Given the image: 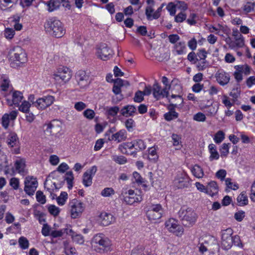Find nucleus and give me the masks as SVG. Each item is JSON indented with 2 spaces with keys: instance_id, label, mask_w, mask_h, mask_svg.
<instances>
[{
  "instance_id": "obj_1",
  "label": "nucleus",
  "mask_w": 255,
  "mask_h": 255,
  "mask_svg": "<svg viewBox=\"0 0 255 255\" xmlns=\"http://www.w3.org/2000/svg\"><path fill=\"white\" fill-rule=\"evenodd\" d=\"M44 28L47 32L56 38L62 37L66 33L63 23L55 18L47 20L44 24Z\"/></svg>"
},
{
  "instance_id": "obj_2",
  "label": "nucleus",
  "mask_w": 255,
  "mask_h": 255,
  "mask_svg": "<svg viewBox=\"0 0 255 255\" xmlns=\"http://www.w3.org/2000/svg\"><path fill=\"white\" fill-rule=\"evenodd\" d=\"M182 225L185 227H192L197 221L198 215L191 208L182 207L178 212Z\"/></svg>"
},
{
  "instance_id": "obj_3",
  "label": "nucleus",
  "mask_w": 255,
  "mask_h": 255,
  "mask_svg": "<svg viewBox=\"0 0 255 255\" xmlns=\"http://www.w3.org/2000/svg\"><path fill=\"white\" fill-rule=\"evenodd\" d=\"M9 60L17 65L25 63L27 60V54L20 46H15L11 48L8 54Z\"/></svg>"
},
{
  "instance_id": "obj_4",
  "label": "nucleus",
  "mask_w": 255,
  "mask_h": 255,
  "mask_svg": "<svg viewBox=\"0 0 255 255\" xmlns=\"http://www.w3.org/2000/svg\"><path fill=\"white\" fill-rule=\"evenodd\" d=\"M51 77L57 82L66 83L71 79L72 72L69 68L61 66L53 71Z\"/></svg>"
},
{
  "instance_id": "obj_5",
  "label": "nucleus",
  "mask_w": 255,
  "mask_h": 255,
  "mask_svg": "<svg viewBox=\"0 0 255 255\" xmlns=\"http://www.w3.org/2000/svg\"><path fill=\"white\" fill-rule=\"evenodd\" d=\"M92 242L96 247H98L101 251L108 252L111 250V241L103 234H98L95 235Z\"/></svg>"
},
{
  "instance_id": "obj_6",
  "label": "nucleus",
  "mask_w": 255,
  "mask_h": 255,
  "mask_svg": "<svg viewBox=\"0 0 255 255\" xmlns=\"http://www.w3.org/2000/svg\"><path fill=\"white\" fill-rule=\"evenodd\" d=\"M120 198L123 199L127 204L129 205L133 204L135 202H140L142 200V196L135 193L134 190L124 188L122 190Z\"/></svg>"
},
{
  "instance_id": "obj_7",
  "label": "nucleus",
  "mask_w": 255,
  "mask_h": 255,
  "mask_svg": "<svg viewBox=\"0 0 255 255\" xmlns=\"http://www.w3.org/2000/svg\"><path fill=\"white\" fill-rule=\"evenodd\" d=\"M235 71L233 73V76L236 81L240 83L243 80V74L248 75L251 73L252 68L247 64L237 65L234 66Z\"/></svg>"
},
{
  "instance_id": "obj_8",
  "label": "nucleus",
  "mask_w": 255,
  "mask_h": 255,
  "mask_svg": "<svg viewBox=\"0 0 255 255\" xmlns=\"http://www.w3.org/2000/svg\"><path fill=\"white\" fill-rule=\"evenodd\" d=\"M71 216L72 218H77L81 216L84 210L83 203L76 199L70 201L68 204Z\"/></svg>"
},
{
  "instance_id": "obj_9",
  "label": "nucleus",
  "mask_w": 255,
  "mask_h": 255,
  "mask_svg": "<svg viewBox=\"0 0 255 255\" xmlns=\"http://www.w3.org/2000/svg\"><path fill=\"white\" fill-rule=\"evenodd\" d=\"M163 210L160 204H153L147 207L146 215L149 220L154 221L160 219Z\"/></svg>"
},
{
  "instance_id": "obj_10",
  "label": "nucleus",
  "mask_w": 255,
  "mask_h": 255,
  "mask_svg": "<svg viewBox=\"0 0 255 255\" xmlns=\"http://www.w3.org/2000/svg\"><path fill=\"white\" fill-rule=\"evenodd\" d=\"M96 55L101 60H107L112 56L113 51L107 44L103 43L97 47Z\"/></svg>"
},
{
  "instance_id": "obj_11",
  "label": "nucleus",
  "mask_w": 255,
  "mask_h": 255,
  "mask_svg": "<svg viewBox=\"0 0 255 255\" xmlns=\"http://www.w3.org/2000/svg\"><path fill=\"white\" fill-rule=\"evenodd\" d=\"M221 246L225 250H228L233 246L232 234L233 231L231 228L222 231Z\"/></svg>"
},
{
  "instance_id": "obj_12",
  "label": "nucleus",
  "mask_w": 255,
  "mask_h": 255,
  "mask_svg": "<svg viewBox=\"0 0 255 255\" xmlns=\"http://www.w3.org/2000/svg\"><path fill=\"white\" fill-rule=\"evenodd\" d=\"M75 78L77 84L82 89L86 88L91 82L89 74L83 70L78 71L76 74Z\"/></svg>"
},
{
  "instance_id": "obj_13",
  "label": "nucleus",
  "mask_w": 255,
  "mask_h": 255,
  "mask_svg": "<svg viewBox=\"0 0 255 255\" xmlns=\"http://www.w3.org/2000/svg\"><path fill=\"white\" fill-rule=\"evenodd\" d=\"M55 101V97L47 95L38 99L35 103V107L38 109L43 110L51 106Z\"/></svg>"
},
{
  "instance_id": "obj_14",
  "label": "nucleus",
  "mask_w": 255,
  "mask_h": 255,
  "mask_svg": "<svg viewBox=\"0 0 255 255\" xmlns=\"http://www.w3.org/2000/svg\"><path fill=\"white\" fill-rule=\"evenodd\" d=\"M24 184V191L28 195H33L37 187L38 182L36 178L33 176H27Z\"/></svg>"
},
{
  "instance_id": "obj_15",
  "label": "nucleus",
  "mask_w": 255,
  "mask_h": 255,
  "mask_svg": "<svg viewBox=\"0 0 255 255\" xmlns=\"http://www.w3.org/2000/svg\"><path fill=\"white\" fill-rule=\"evenodd\" d=\"M165 225L169 231L175 234L176 235H182L183 233V228L178 224L177 221L173 218L167 221Z\"/></svg>"
},
{
  "instance_id": "obj_16",
  "label": "nucleus",
  "mask_w": 255,
  "mask_h": 255,
  "mask_svg": "<svg viewBox=\"0 0 255 255\" xmlns=\"http://www.w3.org/2000/svg\"><path fill=\"white\" fill-rule=\"evenodd\" d=\"M215 78L217 83L222 86L227 85L231 79L229 73L223 69L219 70L216 73Z\"/></svg>"
},
{
  "instance_id": "obj_17",
  "label": "nucleus",
  "mask_w": 255,
  "mask_h": 255,
  "mask_svg": "<svg viewBox=\"0 0 255 255\" xmlns=\"http://www.w3.org/2000/svg\"><path fill=\"white\" fill-rule=\"evenodd\" d=\"M152 92L153 97L157 100L160 99L161 98L166 97L169 101H170V99L168 97V91L166 88L162 89L159 85L155 83L153 84L152 87Z\"/></svg>"
},
{
  "instance_id": "obj_18",
  "label": "nucleus",
  "mask_w": 255,
  "mask_h": 255,
  "mask_svg": "<svg viewBox=\"0 0 255 255\" xmlns=\"http://www.w3.org/2000/svg\"><path fill=\"white\" fill-rule=\"evenodd\" d=\"M18 115V112L12 111L9 113L4 114L1 118V124L3 127L6 129L8 128L10 121H14Z\"/></svg>"
},
{
  "instance_id": "obj_19",
  "label": "nucleus",
  "mask_w": 255,
  "mask_h": 255,
  "mask_svg": "<svg viewBox=\"0 0 255 255\" xmlns=\"http://www.w3.org/2000/svg\"><path fill=\"white\" fill-rule=\"evenodd\" d=\"M126 148L128 149L134 148L137 151H140L145 149L146 145L143 140L138 139L131 142H128L125 144Z\"/></svg>"
},
{
  "instance_id": "obj_20",
  "label": "nucleus",
  "mask_w": 255,
  "mask_h": 255,
  "mask_svg": "<svg viewBox=\"0 0 255 255\" xmlns=\"http://www.w3.org/2000/svg\"><path fill=\"white\" fill-rule=\"evenodd\" d=\"M99 220L101 225L107 226L114 223L115 218L111 214L104 212L100 214Z\"/></svg>"
},
{
  "instance_id": "obj_21",
  "label": "nucleus",
  "mask_w": 255,
  "mask_h": 255,
  "mask_svg": "<svg viewBox=\"0 0 255 255\" xmlns=\"http://www.w3.org/2000/svg\"><path fill=\"white\" fill-rule=\"evenodd\" d=\"M146 3L147 4V6L145 8V15L146 16V18L148 20H151L153 19H156V18H154V6L155 5V0H147Z\"/></svg>"
},
{
  "instance_id": "obj_22",
  "label": "nucleus",
  "mask_w": 255,
  "mask_h": 255,
  "mask_svg": "<svg viewBox=\"0 0 255 255\" xmlns=\"http://www.w3.org/2000/svg\"><path fill=\"white\" fill-rule=\"evenodd\" d=\"M187 52V48L185 42L184 41H179L174 45L173 47L172 52L175 55H182L185 54Z\"/></svg>"
},
{
  "instance_id": "obj_23",
  "label": "nucleus",
  "mask_w": 255,
  "mask_h": 255,
  "mask_svg": "<svg viewBox=\"0 0 255 255\" xmlns=\"http://www.w3.org/2000/svg\"><path fill=\"white\" fill-rule=\"evenodd\" d=\"M212 244H209L207 241H205L204 244H201L199 247V251L201 253H204L208 250L210 251L213 250L215 248H218V245L216 241L214 238H211Z\"/></svg>"
},
{
  "instance_id": "obj_24",
  "label": "nucleus",
  "mask_w": 255,
  "mask_h": 255,
  "mask_svg": "<svg viewBox=\"0 0 255 255\" xmlns=\"http://www.w3.org/2000/svg\"><path fill=\"white\" fill-rule=\"evenodd\" d=\"M23 98L22 93L19 91H14L12 93V100L7 99V104L9 106L19 105Z\"/></svg>"
},
{
  "instance_id": "obj_25",
  "label": "nucleus",
  "mask_w": 255,
  "mask_h": 255,
  "mask_svg": "<svg viewBox=\"0 0 255 255\" xmlns=\"http://www.w3.org/2000/svg\"><path fill=\"white\" fill-rule=\"evenodd\" d=\"M7 145L10 147H17L19 144V140L17 134L14 132H10L6 138Z\"/></svg>"
},
{
  "instance_id": "obj_26",
  "label": "nucleus",
  "mask_w": 255,
  "mask_h": 255,
  "mask_svg": "<svg viewBox=\"0 0 255 255\" xmlns=\"http://www.w3.org/2000/svg\"><path fill=\"white\" fill-rule=\"evenodd\" d=\"M136 109L132 105H127L124 106L121 110V114L126 117L133 116L135 113Z\"/></svg>"
},
{
  "instance_id": "obj_27",
  "label": "nucleus",
  "mask_w": 255,
  "mask_h": 255,
  "mask_svg": "<svg viewBox=\"0 0 255 255\" xmlns=\"http://www.w3.org/2000/svg\"><path fill=\"white\" fill-rule=\"evenodd\" d=\"M61 129V123L57 121H53L47 125L46 130L51 134H54L59 132Z\"/></svg>"
},
{
  "instance_id": "obj_28",
  "label": "nucleus",
  "mask_w": 255,
  "mask_h": 255,
  "mask_svg": "<svg viewBox=\"0 0 255 255\" xmlns=\"http://www.w3.org/2000/svg\"><path fill=\"white\" fill-rule=\"evenodd\" d=\"M127 138V132L124 129L119 130L113 134L112 136V140L120 142L126 140Z\"/></svg>"
},
{
  "instance_id": "obj_29",
  "label": "nucleus",
  "mask_w": 255,
  "mask_h": 255,
  "mask_svg": "<svg viewBox=\"0 0 255 255\" xmlns=\"http://www.w3.org/2000/svg\"><path fill=\"white\" fill-rule=\"evenodd\" d=\"M44 187L49 192L52 199H54L56 198V195L53 193V191L54 189H57L58 188L56 186L55 183H53L51 181L46 179L44 183Z\"/></svg>"
},
{
  "instance_id": "obj_30",
  "label": "nucleus",
  "mask_w": 255,
  "mask_h": 255,
  "mask_svg": "<svg viewBox=\"0 0 255 255\" xmlns=\"http://www.w3.org/2000/svg\"><path fill=\"white\" fill-rule=\"evenodd\" d=\"M174 184L179 188L188 186L189 184L188 176H179L174 181Z\"/></svg>"
},
{
  "instance_id": "obj_31",
  "label": "nucleus",
  "mask_w": 255,
  "mask_h": 255,
  "mask_svg": "<svg viewBox=\"0 0 255 255\" xmlns=\"http://www.w3.org/2000/svg\"><path fill=\"white\" fill-rule=\"evenodd\" d=\"M208 149L210 154L209 159L211 161L213 160H218L219 158V153H218L216 146L214 144H210L208 145Z\"/></svg>"
},
{
  "instance_id": "obj_32",
  "label": "nucleus",
  "mask_w": 255,
  "mask_h": 255,
  "mask_svg": "<svg viewBox=\"0 0 255 255\" xmlns=\"http://www.w3.org/2000/svg\"><path fill=\"white\" fill-rule=\"evenodd\" d=\"M242 8L246 13L254 11L255 8V0H248L243 5Z\"/></svg>"
},
{
  "instance_id": "obj_33",
  "label": "nucleus",
  "mask_w": 255,
  "mask_h": 255,
  "mask_svg": "<svg viewBox=\"0 0 255 255\" xmlns=\"http://www.w3.org/2000/svg\"><path fill=\"white\" fill-rule=\"evenodd\" d=\"M207 193L213 196L218 192V188L217 183L215 181H211L208 183L207 186Z\"/></svg>"
},
{
  "instance_id": "obj_34",
  "label": "nucleus",
  "mask_w": 255,
  "mask_h": 255,
  "mask_svg": "<svg viewBox=\"0 0 255 255\" xmlns=\"http://www.w3.org/2000/svg\"><path fill=\"white\" fill-rule=\"evenodd\" d=\"M238 205L240 206L247 205L248 204V198L246 192L243 191L237 198Z\"/></svg>"
},
{
  "instance_id": "obj_35",
  "label": "nucleus",
  "mask_w": 255,
  "mask_h": 255,
  "mask_svg": "<svg viewBox=\"0 0 255 255\" xmlns=\"http://www.w3.org/2000/svg\"><path fill=\"white\" fill-rule=\"evenodd\" d=\"M230 32V29L227 25H222L220 23L218 24V31L216 32V34L222 37H224V34L228 35Z\"/></svg>"
},
{
  "instance_id": "obj_36",
  "label": "nucleus",
  "mask_w": 255,
  "mask_h": 255,
  "mask_svg": "<svg viewBox=\"0 0 255 255\" xmlns=\"http://www.w3.org/2000/svg\"><path fill=\"white\" fill-rule=\"evenodd\" d=\"M14 165L17 173L21 174L24 171L25 168V161L22 159H17Z\"/></svg>"
},
{
  "instance_id": "obj_37",
  "label": "nucleus",
  "mask_w": 255,
  "mask_h": 255,
  "mask_svg": "<svg viewBox=\"0 0 255 255\" xmlns=\"http://www.w3.org/2000/svg\"><path fill=\"white\" fill-rule=\"evenodd\" d=\"M221 181H223L225 180V184L227 187L230 188L233 190H236L239 188V187L237 184L235 183L231 182V179L227 178L225 179L226 176H218Z\"/></svg>"
},
{
  "instance_id": "obj_38",
  "label": "nucleus",
  "mask_w": 255,
  "mask_h": 255,
  "mask_svg": "<svg viewBox=\"0 0 255 255\" xmlns=\"http://www.w3.org/2000/svg\"><path fill=\"white\" fill-rule=\"evenodd\" d=\"M19 106L18 110L19 111L25 113L30 112V108L31 106V104L27 101H23L21 105H18Z\"/></svg>"
},
{
  "instance_id": "obj_39",
  "label": "nucleus",
  "mask_w": 255,
  "mask_h": 255,
  "mask_svg": "<svg viewBox=\"0 0 255 255\" xmlns=\"http://www.w3.org/2000/svg\"><path fill=\"white\" fill-rule=\"evenodd\" d=\"M46 4L48 10L52 12L59 7L60 2L58 0H51Z\"/></svg>"
},
{
  "instance_id": "obj_40",
  "label": "nucleus",
  "mask_w": 255,
  "mask_h": 255,
  "mask_svg": "<svg viewBox=\"0 0 255 255\" xmlns=\"http://www.w3.org/2000/svg\"><path fill=\"white\" fill-rule=\"evenodd\" d=\"M225 138V133L222 130L218 131L213 137V140L216 143H221Z\"/></svg>"
},
{
  "instance_id": "obj_41",
  "label": "nucleus",
  "mask_w": 255,
  "mask_h": 255,
  "mask_svg": "<svg viewBox=\"0 0 255 255\" xmlns=\"http://www.w3.org/2000/svg\"><path fill=\"white\" fill-rule=\"evenodd\" d=\"M219 108V105L218 104L211 105L206 111L207 116L210 117L215 116L218 113Z\"/></svg>"
},
{
  "instance_id": "obj_42",
  "label": "nucleus",
  "mask_w": 255,
  "mask_h": 255,
  "mask_svg": "<svg viewBox=\"0 0 255 255\" xmlns=\"http://www.w3.org/2000/svg\"><path fill=\"white\" fill-rule=\"evenodd\" d=\"M9 86V80L6 76H1L0 79V87L2 91H6Z\"/></svg>"
},
{
  "instance_id": "obj_43",
  "label": "nucleus",
  "mask_w": 255,
  "mask_h": 255,
  "mask_svg": "<svg viewBox=\"0 0 255 255\" xmlns=\"http://www.w3.org/2000/svg\"><path fill=\"white\" fill-rule=\"evenodd\" d=\"M158 158L156 152V149L154 147L149 148L148 149V158L149 160L155 162Z\"/></svg>"
},
{
  "instance_id": "obj_44",
  "label": "nucleus",
  "mask_w": 255,
  "mask_h": 255,
  "mask_svg": "<svg viewBox=\"0 0 255 255\" xmlns=\"http://www.w3.org/2000/svg\"><path fill=\"white\" fill-rule=\"evenodd\" d=\"M175 90L172 89L171 90V95L169 96V94H168V97L170 98L171 99L170 101H169L171 103H173L174 101H173L175 99H178V102L177 103H182L183 102V100L182 98V95L176 93L174 92Z\"/></svg>"
},
{
  "instance_id": "obj_45",
  "label": "nucleus",
  "mask_w": 255,
  "mask_h": 255,
  "mask_svg": "<svg viewBox=\"0 0 255 255\" xmlns=\"http://www.w3.org/2000/svg\"><path fill=\"white\" fill-rule=\"evenodd\" d=\"M15 34V30L12 28H5L3 31L4 37L7 40L12 39Z\"/></svg>"
},
{
  "instance_id": "obj_46",
  "label": "nucleus",
  "mask_w": 255,
  "mask_h": 255,
  "mask_svg": "<svg viewBox=\"0 0 255 255\" xmlns=\"http://www.w3.org/2000/svg\"><path fill=\"white\" fill-rule=\"evenodd\" d=\"M68 199V194L65 192H62L59 196L56 197V200L58 204L60 206H63L65 204V202Z\"/></svg>"
},
{
  "instance_id": "obj_47",
  "label": "nucleus",
  "mask_w": 255,
  "mask_h": 255,
  "mask_svg": "<svg viewBox=\"0 0 255 255\" xmlns=\"http://www.w3.org/2000/svg\"><path fill=\"white\" fill-rule=\"evenodd\" d=\"M230 147V143H223L220 148L221 156L222 157H227L229 153V149Z\"/></svg>"
},
{
  "instance_id": "obj_48",
  "label": "nucleus",
  "mask_w": 255,
  "mask_h": 255,
  "mask_svg": "<svg viewBox=\"0 0 255 255\" xmlns=\"http://www.w3.org/2000/svg\"><path fill=\"white\" fill-rule=\"evenodd\" d=\"M166 9L169 13V14L171 16H174L175 15L176 12V6L175 4V2H169L166 7Z\"/></svg>"
},
{
  "instance_id": "obj_49",
  "label": "nucleus",
  "mask_w": 255,
  "mask_h": 255,
  "mask_svg": "<svg viewBox=\"0 0 255 255\" xmlns=\"http://www.w3.org/2000/svg\"><path fill=\"white\" fill-rule=\"evenodd\" d=\"M106 110L108 115L111 117L116 116L120 111V108L118 106L108 107L106 108Z\"/></svg>"
},
{
  "instance_id": "obj_50",
  "label": "nucleus",
  "mask_w": 255,
  "mask_h": 255,
  "mask_svg": "<svg viewBox=\"0 0 255 255\" xmlns=\"http://www.w3.org/2000/svg\"><path fill=\"white\" fill-rule=\"evenodd\" d=\"M124 125L129 132H131L135 127V122L132 119H128L125 122Z\"/></svg>"
},
{
  "instance_id": "obj_51",
  "label": "nucleus",
  "mask_w": 255,
  "mask_h": 255,
  "mask_svg": "<svg viewBox=\"0 0 255 255\" xmlns=\"http://www.w3.org/2000/svg\"><path fill=\"white\" fill-rule=\"evenodd\" d=\"M222 103L227 108H232L234 105L233 102H231L230 98L227 95H224L222 96Z\"/></svg>"
},
{
  "instance_id": "obj_52",
  "label": "nucleus",
  "mask_w": 255,
  "mask_h": 255,
  "mask_svg": "<svg viewBox=\"0 0 255 255\" xmlns=\"http://www.w3.org/2000/svg\"><path fill=\"white\" fill-rule=\"evenodd\" d=\"M18 0H0V7L2 9H5L6 7L10 4H16Z\"/></svg>"
},
{
  "instance_id": "obj_53",
  "label": "nucleus",
  "mask_w": 255,
  "mask_h": 255,
  "mask_svg": "<svg viewBox=\"0 0 255 255\" xmlns=\"http://www.w3.org/2000/svg\"><path fill=\"white\" fill-rule=\"evenodd\" d=\"M206 91L210 96H212L217 95L219 92V88L209 82V89Z\"/></svg>"
},
{
  "instance_id": "obj_54",
  "label": "nucleus",
  "mask_w": 255,
  "mask_h": 255,
  "mask_svg": "<svg viewBox=\"0 0 255 255\" xmlns=\"http://www.w3.org/2000/svg\"><path fill=\"white\" fill-rule=\"evenodd\" d=\"M178 114L175 111H170L164 114V118L167 121H170L178 117Z\"/></svg>"
},
{
  "instance_id": "obj_55",
  "label": "nucleus",
  "mask_w": 255,
  "mask_h": 255,
  "mask_svg": "<svg viewBox=\"0 0 255 255\" xmlns=\"http://www.w3.org/2000/svg\"><path fill=\"white\" fill-rule=\"evenodd\" d=\"M208 66V62L206 59L200 60L197 61L196 64V67L199 71L204 70Z\"/></svg>"
},
{
  "instance_id": "obj_56",
  "label": "nucleus",
  "mask_w": 255,
  "mask_h": 255,
  "mask_svg": "<svg viewBox=\"0 0 255 255\" xmlns=\"http://www.w3.org/2000/svg\"><path fill=\"white\" fill-rule=\"evenodd\" d=\"M175 2L176 8L181 12H183L188 9V5L184 1L177 0Z\"/></svg>"
},
{
  "instance_id": "obj_57",
  "label": "nucleus",
  "mask_w": 255,
  "mask_h": 255,
  "mask_svg": "<svg viewBox=\"0 0 255 255\" xmlns=\"http://www.w3.org/2000/svg\"><path fill=\"white\" fill-rule=\"evenodd\" d=\"M18 243L20 248L22 249H26L29 247V242L28 240L24 237H21L19 238Z\"/></svg>"
},
{
  "instance_id": "obj_58",
  "label": "nucleus",
  "mask_w": 255,
  "mask_h": 255,
  "mask_svg": "<svg viewBox=\"0 0 255 255\" xmlns=\"http://www.w3.org/2000/svg\"><path fill=\"white\" fill-rule=\"evenodd\" d=\"M113 160L119 164H124L127 162V158L122 155H114Z\"/></svg>"
},
{
  "instance_id": "obj_59",
  "label": "nucleus",
  "mask_w": 255,
  "mask_h": 255,
  "mask_svg": "<svg viewBox=\"0 0 255 255\" xmlns=\"http://www.w3.org/2000/svg\"><path fill=\"white\" fill-rule=\"evenodd\" d=\"M132 181L133 182H136L138 185H142L144 188L147 186V182L144 180L141 176H134Z\"/></svg>"
},
{
  "instance_id": "obj_60",
  "label": "nucleus",
  "mask_w": 255,
  "mask_h": 255,
  "mask_svg": "<svg viewBox=\"0 0 255 255\" xmlns=\"http://www.w3.org/2000/svg\"><path fill=\"white\" fill-rule=\"evenodd\" d=\"M130 255H150L149 253L144 251L142 248L134 249L132 251Z\"/></svg>"
},
{
  "instance_id": "obj_61",
  "label": "nucleus",
  "mask_w": 255,
  "mask_h": 255,
  "mask_svg": "<svg viewBox=\"0 0 255 255\" xmlns=\"http://www.w3.org/2000/svg\"><path fill=\"white\" fill-rule=\"evenodd\" d=\"M114 86L121 88L123 86H128L129 83L128 81H124L120 78H117L114 81Z\"/></svg>"
},
{
  "instance_id": "obj_62",
  "label": "nucleus",
  "mask_w": 255,
  "mask_h": 255,
  "mask_svg": "<svg viewBox=\"0 0 255 255\" xmlns=\"http://www.w3.org/2000/svg\"><path fill=\"white\" fill-rule=\"evenodd\" d=\"M206 117L204 114L198 112L193 116V120L199 122H204L206 121Z\"/></svg>"
},
{
  "instance_id": "obj_63",
  "label": "nucleus",
  "mask_w": 255,
  "mask_h": 255,
  "mask_svg": "<svg viewBox=\"0 0 255 255\" xmlns=\"http://www.w3.org/2000/svg\"><path fill=\"white\" fill-rule=\"evenodd\" d=\"M73 241L77 244L82 245L84 243V237L80 234L71 235Z\"/></svg>"
},
{
  "instance_id": "obj_64",
  "label": "nucleus",
  "mask_w": 255,
  "mask_h": 255,
  "mask_svg": "<svg viewBox=\"0 0 255 255\" xmlns=\"http://www.w3.org/2000/svg\"><path fill=\"white\" fill-rule=\"evenodd\" d=\"M36 198L37 202L40 203L42 204H44L46 203V197L43 195V193L41 191H38L36 194Z\"/></svg>"
}]
</instances>
